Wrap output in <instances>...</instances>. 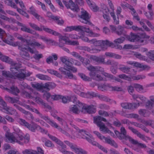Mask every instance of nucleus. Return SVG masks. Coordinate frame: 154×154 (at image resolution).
<instances>
[{
    "label": "nucleus",
    "instance_id": "9b49d317",
    "mask_svg": "<svg viewBox=\"0 0 154 154\" xmlns=\"http://www.w3.org/2000/svg\"><path fill=\"white\" fill-rule=\"evenodd\" d=\"M93 118L94 122L100 128V131L104 129V128H104V127H106L105 124L102 122V121L106 122H107V121L105 118L99 116L94 117Z\"/></svg>",
    "mask_w": 154,
    "mask_h": 154
},
{
    "label": "nucleus",
    "instance_id": "2f4dec72",
    "mask_svg": "<svg viewBox=\"0 0 154 154\" xmlns=\"http://www.w3.org/2000/svg\"><path fill=\"white\" fill-rule=\"evenodd\" d=\"M116 33L118 35H122L126 36V32L124 28L121 26H118L117 30L116 31Z\"/></svg>",
    "mask_w": 154,
    "mask_h": 154
},
{
    "label": "nucleus",
    "instance_id": "c756f323",
    "mask_svg": "<svg viewBox=\"0 0 154 154\" xmlns=\"http://www.w3.org/2000/svg\"><path fill=\"white\" fill-rule=\"evenodd\" d=\"M111 88V85L107 83L101 84L99 85L98 86L99 89L102 91L107 90L109 88Z\"/></svg>",
    "mask_w": 154,
    "mask_h": 154
},
{
    "label": "nucleus",
    "instance_id": "f8f14e48",
    "mask_svg": "<svg viewBox=\"0 0 154 154\" xmlns=\"http://www.w3.org/2000/svg\"><path fill=\"white\" fill-rule=\"evenodd\" d=\"M29 89L30 91H28L25 90H23L21 92V94L24 97L28 99H33L35 97V95L38 94V93L34 91L32 88H30Z\"/></svg>",
    "mask_w": 154,
    "mask_h": 154
},
{
    "label": "nucleus",
    "instance_id": "e2e57ef3",
    "mask_svg": "<svg viewBox=\"0 0 154 154\" xmlns=\"http://www.w3.org/2000/svg\"><path fill=\"white\" fill-rule=\"evenodd\" d=\"M105 10H106V14H103V17L104 19L106 20L107 21H109L110 20V17L108 15V14H109L108 9V8H106L105 9Z\"/></svg>",
    "mask_w": 154,
    "mask_h": 154
},
{
    "label": "nucleus",
    "instance_id": "9d476101",
    "mask_svg": "<svg viewBox=\"0 0 154 154\" xmlns=\"http://www.w3.org/2000/svg\"><path fill=\"white\" fill-rule=\"evenodd\" d=\"M93 133L101 140H104L106 143L110 144L116 148L118 147V146L117 144L112 139L105 137L104 136L101 134L98 131H94L93 132Z\"/></svg>",
    "mask_w": 154,
    "mask_h": 154
},
{
    "label": "nucleus",
    "instance_id": "f3484780",
    "mask_svg": "<svg viewBox=\"0 0 154 154\" xmlns=\"http://www.w3.org/2000/svg\"><path fill=\"white\" fill-rule=\"evenodd\" d=\"M60 60L62 63H64V68L68 67V66H72L74 64V59L69 58H67L64 57H61L60 58Z\"/></svg>",
    "mask_w": 154,
    "mask_h": 154
},
{
    "label": "nucleus",
    "instance_id": "3c124183",
    "mask_svg": "<svg viewBox=\"0 0 154 154\" xmlns=\"http://www.w3.org/2000/svg\"><path fill=\"white\" fill-rule=\"evenodd\" d=\"M23 154H37V151L31 149H26L22 151Z\"/></svg>",
    "mask_w": 154,
    "mask_h": 154
},
{
    "label": "nucleus",
    "instance_id": "6ab92c4d",
    "mask_svg": "<svg viewBox=\"0 0 154 154\" xmlns=\"http://www.w3.org/2000/svg\"><path fill=\"white\" fill-rule=\"evenodd\" d=\"M17 122L22 125L24 126L32 131L33 130V124L31 125L26 122L25 120L20 118L18 119Z\"/></svg>",
    "mask_w": 154,
    "mask_h": 154
},
{
    "label": "nucleus",
    "instance_id": "f257e3e1",
    "mask_svg": "<svg viewBox=\"0 0 154 154\" xmlns=\"http://www.w3.org/2000/svg\"><path fill=\"white\" fill-rule=\"evenodd\" d=\"M5 136L8 140V142L11 143L16 142L20 145L27 143L29 142V135L28 134H26L24 137L20 131L19 132L16 134L15 136L8 132L6 133Z\"/></svg>",
    "mask_w": 154,
    "mask_h": 154
},
{
    "label": "nucleus",
    "instance_id": "412c9836",
    "mask_svg": "<svg viewBox=\"0 0 154 154\" xmlns=\"http://www.w3.org/2000/svg\"><path fill=\"white\" fill-rule=\"evenodd\" d=\"M2 61L5 62L11 65V67H14L15 65H18L17 63H15L12 60L8 57L3 55L0 59Z\"/></svg>",
    "mask_w": 154,
    "mask_h": 154
},
{
    "label": "nucleus",
    "instance_id": "a18cd8bd",
    "mask_svg": "<svg viewBox=\"0 0 154 154\" xmlns=\"http://www.w3.org/2000/svg\"><path fill=\"white\" fill-rule=\"evenodd\" d=\"M73 57L79 59L81 61H83V58L81 57L79 53L75 51H73L70 53Z\"/></svg>",
    "mask_w": 154,
    "mask_h": 154
},
{
    "label": "nucleus",
    "instance_id": "bb28decb",
    "mask_svg": "<svg viewBox=\"0 0 154 154\" xmlns=\"http://www.w3.org/2000/svg\"><path fill=\"white\" fill-rule=\"evenodd\" d=\"M31 85L33 88L36 89L37 90H41L45 89V84L42 83L40 84L38 83H32Z\"/></svg>",
    "mask_w": 154,
    "mask_h": 154
},
{
    "label": "nucleus",
    "instance_id": "5701e85b",
    "mask_svg": "<svg viewBox=\"0 0 154 154\" xmlns=\"http://www.w3.org/2000/svg\"><path fill=\"white\" fill-rule=\"evenodd\" d=\"M78 105H73L69 107V111L70 113H73L78 114L80 112V108L78 106Z\"/></svg>",
    "mask_w": 154,
    "mask_h": 154
},
{
    "label": "nucleus",
    "instance_id": "09e8293b",
    "mask_svg": "<svg viewBox=\"0 0 154 154\" xmlns=\"http://www.w3.org/2000/svg\"><path fill=\"white\" fill-rule=\"evenodd\" d=\"M145 106L147 109H151L154 106V102L148 100L146 103Z\"/></svg>",
    "mask_w": 154,
    "mask_h": 154
},
{
    "label": "nucleus",
    "instance_id": "4be33fe9",
    "mask_svg": "<svg viewBox=\"0 0 154 154\" xmlns=\"http://www.w3.org/2000/svg\"><path fill=\"white\" fill-rule=\"evenodd\" d=\"M91 61H94L97 63H105L104 58L103 57H99L91 55L89 57Z\"/></svg>",
    "mask_w": 154,
    "mask_h": 154
},
{
    "label": "nucleus",
    "instance_id": "0e129e2a",
    "mask_svg": "<svg viewBox=\"0 0 154 154\" xmlns=\"http://www.w3.org/2000/svg\"><path fill=\"white\" fill-rule=\"evenodd\" d=\"M74 30L77 31H83L85 28V27L81 26H74Z\"/></svg>",
    "mask_w": 154,
    "mask_h": 154
},
{
    "label": "nucleus",
    "instance_id": "20e7f679",
    "mask_svg": "<svg viewBox=\"0 0 154 154\" xmlns=\"http://www.w3.org/2000/svg\"><path fill=\"white\" fill-rule=\"evenodd\" d=\"M17 64L18 65H17V66L15 65L14 67L10 68L11 72L14 74L13 79H23L26 77L30 75V73H26L24 69H19L21 67L20 64L17 63Z\"/></svg>",
    "mask_w": 154,
    "mask_h": 154
},
{
    "label": "nucleus",
    "instance_id": "774afa93",
    "mask_svg": "<svg viewBox=\"0 0 154 154\" xmlns=\"http://www.w3.org/2000/svg\"><path fill=\"white\" fill-rule=\"evenodd\" d=\"M99 108L100 109L107 110L109 109V106L104 104H100L99 105Z\"/></svg>",
    "mask_w": 154,
    "mask_h": 154
},
{
    "label": "nucleus",
    "instance_id": "e433bc0d",
    "mask_svg": "<svg viewBox=\"0 0 154 154\" xmlns=\"http://www.w3.org/2000/svg\"><path fill=\"white\" fill-rule=\"evenodd\" d=\"M5 97L6 100H7L9 103H17L19 101L18 98H14L8 96H5Z\"/></svg>",
    "mask_w": 154,
    "mask_h": 154
},
{
    "label": "nucleus",
    "instance_id": "dca6fc26",
    "mask_svg": "<svg viewBox=\"0 0 154 154\" xmlns=\"http://www.w3.org/2000/svg\"><path fill=\"white\" fill-rule=\"evenodd\" d=\"M129 129L134 134H136L137 137L143 141H146L147 140H150L149 137L145 136L144 135L142 134L139 132L136 129L133 128L132 127H128Z\"/></svg>",
    "mask_w": 154,
    "mask_h": 154
},
{
    "label": "nucleus",
    "instance_id": "ea45409f",
    "mask_svg": "<svg viewBox=\"0 0 154 154\" xmlns=\"http://www.w3.org/2000/svg\"><path fill=\"white\" fill-rule=\"evenodd\" d=\"M105 54L107 57H113L117 59H120L122 58L121 55L112 53L106 52Z\"/></svg>",
    "mask_w": 154,
    "mask_h": 154
},
{
    "label": "nucleus",
    "instance_id": "58836bf2",
    "mask_svg": "<svg viewBox=\"0 0 154 154\" xmlns=\"http://www.w3.org/2000/svg\"><path fill=\"white\" fill-rule=\"evenodd\" d=\"M130 68L124 65L120 64L119 69L124 73L128 74L129 72Z\"/></svg>",
    "mask_w": 154,
    "mask_h": 154
},
{
    "label": "nucleus",
    "instance_id": "423d86ee",
    "mask_svg": "<svg viewBox=\"0 0 154 154\" xmlns=\"http://www.w3.org/2000/svg\"><path fill=\"white\" fill-rule=\"evenodd\" d=\"M79 20L81 23L92 26H94L93 24L90 21L91 16H89V14L86 11H82L81 14L79 15Z\"/></svg>",
    "mask_w": 154,
    "mask_h": 154
},
{
    "label": "nucleus",
    "instance_id": "39448f33",
    "mask_svg": "<svg viewBox=\"0 0 154 154\" xmlns=\"http://www.w3.org/2000/svg\"><path fill=\"white\" fill-rule=\"evenodd\" d=\"M87 68L89 70L91 71L89 73V75L91 79L98 81L103 80L102 77L98 73L99 71H102V69H103L100 67H94L91 65L87 67Z\"/></svg>",
    "mask_w": 154,
    "mask_h": 154
},
{
    "label": "nucleus",
    "instance_id": "c9c22d12",
    "mask_svg": "<svg viewBox=\"0 0 154 154\" xmlns=\"http://www.w3.org/2000/svg\"><path fill=\"white\" fill-rule=\"evenodd\" d=\"M2 72L3 76L7 78L13 79L14 74L12 72L11 73L9 71L3 70L2 71Z\"/></svg>",
    "mask_w": 154,
    "mask_h": 154
},
{
    "label": "nucleus",
    "instance_id": "49530a36",
    "mask_svg": "<svg viewBox=\"0 0 154 154\" xmlns=\"http://www.w3.org/2000/svg\"><path fill=\"white\" fill-rule=\"evenodd\" d=\"M36 76L38 79L43 80H49L50 78L46 75H44L41 74H38Z\"/></svg>",
    "mask_w": 154,
    "mask_h": 154
},
{
    "label": "nucleus",
    "instance_id": "b1692460",
    "mask_svg": "<svg viewBox=\"0 0 154 154\" xmlns=\"http://www.w3.org/2000/svg\"><path fill=\"white\" fill-rule=\"evenodd\" d=\"M130 143L134 145H137V147L139 148L145 149L147 148L145 144L140 143L137 140H135L133 138Z\"/></svg>",
    "mask_w": 154,
    "mask_h": 154
},
{
    "label": "nucleus",
    "instance_id": "7c9ffc66",
    "mask_svg": "<svg viewBox=\"0 0 154 154\" xmlns=\"http://www.w3.org/2000/svg\"><path fill=\"white\" fill-rule=\"evenodd\" d=\"M45 89L48 91L51 89L54 88L56 86V85L52 82H48L45 84Z\"/></svg>",
    "mask_w": 154,
    "mask_h": 154
},
{
    "label": "nucleus",
    "instance_id": "37998d69",
    "mask_svg": "<svg viewBox=\"0 0 154 154\" xmlns=\"http://www.w3.org/2000/svg\"><path fill=\"white\" fill-rule=\"evenodd\" d=\"M29 24L33 29L40 31H42L43 29L42 27L45 26H41L40 27H39L35 24L32 23H29Z\"/></svg>",
    "mask_w": 154,
    "mask_h": 154
},
{
    "label": "nucleus",
    "instance_id": "de8ad7c7",
    "mask_svg": "<svg viewBox=\"0 0 154 154\" xmlns=\"http://www.w3.org/2000/svg\"><path fill=\"white\" fill-rule=\"evenodd\" d=\"M125 38L123 37H121L120 38L115 39L114 41L113 42L114 44H120L122 43L123 42L125 41ZM114 43H113V45Z\"/></svg>",
    "mask_w": 154,
    "mask_h": 154
},
{
    "label": "nucleus",
    "instance_id": "a19ab883",
    "mask_svg": "<svg viewBox=\"0 0 154 154\" xmlns=\"http://www.w3.org/2000/svg\"><path fill=\"white\" fill-rule=\"evenodd\" d=\"M21 30L23 32L33 34H34L35 33V32L33 30L27 28L25 24L21 27Z\"/></svg>",
    "mask_w": 154,
    "mask_h": 154
},
{
    "label": "nucleus",
    "instance_id": "f704fd0d",
    "mask_svg": "<svg viewBox=\"0 0 154 154\" xmlns=\"http://www.w3.org/2000/svg\"><path fill=\"white\" fill-rule=\"evenodd\" d=\"M53 58L55 60H56L57 59V57L56 54H53L52 56H49L46 59L47 63L48 64H50L51 63H53L54 61Z\"/></svg>",
    "mask_w": 154,
    "mask_h": 154
},
{
    "label": "nucleus",
    "instance_id": "c85d7f7f",
    "mask_svg": "<svg viewBox=\"0 0 154 154\" xmlns=\"http://www.w3.org/2000/svg\"><path fill=\"white\" fill-rule=\"evenodd\" d=\"M127 39L130 41L131 42H135L137 41L139 38V36L132 33H131L130 36H126Z\"/></svg>",
    "mask_w": 154,
    "mask_h": 154
},
{
    "label": "nucleus",
    "instance_id": "0eeeda50",
    "mask_svg": "<svg viewBox=\"0 0 154 154\" xmlns=\"http://www.w3.org/2000/svg\"><path fill=\"white\" fill-rule=\"evenodd\" d=\"M64 142L77 154H86L87 153L86 152L74 143L68 140H65Z\"/></svg>",
    "mask_w": 154,
    "mask_h": 154
},
{
    "label": "nucleus",
    "instance_id": "2eb2a0df",
    "mask_svg": "<svg viewBox=\"0 0 154 154\" xmlns=\"http://www.w3.org/2000/svg\"><path fill=\"white\" fill-rule=\"evenodd\" d=\"M82 112L84 111L87 113L91 114L94 113L96 111V106L93 105L89 106H82Z\"/></svg>",
    "mask_w": 154,
    "mask_h": 154
},
{
    "label": "nucleus",
    "instance_id": "cd10ccee",
    "mask_svg": "<svg viewBox=\"0 0 154 154\" xmlns=\"http://www.w3.org/2000/svg\"><path fill=\"white\" fill-rule=\"evenodd\" d=\"M6 90L9 92L15 95H17L18 93L20 92L19 90L17 87L14 86H12L10 89L6 88Z\"/></svg>",
    "mask_w": 154,
    "mask_h": 154
},
{
    "label": "nucleus",
    "instance_id": "393cba45",
    "mask_svg": "<svg viewBox=\"0 0 154 154\" xmlns=\"http://www.w3.org/2000/svg\"><path fill=\"white\" fill-rule=\"evenodd\" d=\"M69 101H72L76 104L78 105V106L79 107H82L83 106L82 103L80 102L79 100H77V98L75 96H72L69 97Z\"/></svg>",
    "mask_w": 154,
    "mask_h": 154
},
{
    "label": "nucleus",
    "instance_id": "4d7b16f0",
    "mask_svg": "<svg viewBox=\"0 0 154 154\" xmlns=\"http://www.w3.org/2000/svg\"><path fill=\"white\" fill-rule=\"evenodd\" d=\"M59 41L60 43H62V41H63L65 42V44H67V42L68 41L67 40L68 37L66 36H62L60 34V35H59Z\"/></svg>",
    "mask_w": 154,
    "mask_h": 154
},
{
    "label": "nucleus",
    "instance_id": "aec40b11",
    "mask_svg": "<svg viewBox=\"0 0 154 154\" xmlns=\"http://www.w3.org/2000/svg\"><path fill=\"white\" fill-rule=\"evenodd\" d=\"M59 70L62 73L66 75L67 78L72 79L73 77V75L70 72V71L66 68L64 67H61L59 69Z\"/></svg>",
    "mask_w": 154,
    "mask_h": 154
},
{
    "label": "nucleus",
    "instance_id": "5fc2aeb1",
    "mask_svg": "<svg viewBox=\"0 0 154 154\" xmlns=\"http://www.w3.org/2000/svg\"><path fill=\"white\" fill-rule=\"evenodd\" d=\"M121 105L123 108L125 109H130L131 106L130 103L126 102L122 103Z\"/></svg>",
    "mask_w": 154,
    "mask_h": 154
},
{
    "label": "nucleus",
    "instance_id": "a211bd4d",
    "mask_svg": "<svg viewBox=\"0 0 154 154\" xmlns=\"http://www.w3.org/2000/svg\"><path fill=\"white\" fill-rule=\"evenodd\" d=\"M36 11V10L32 6L30 8L29 10L28 11L29 13L33 15L38 20L41 21H45V20L44 19L38 14Z\"/></svg>",
    "mask_w": 154,
    "mask_h": 154
},
{
    "label": "nucleus",
    "instance_id": "4c0bfd02",
    "mask_svg": "<svg viewBox=\"0 0 154 154\" xmlns=\"http://www.w3.org/2000/svg\"><path fill=\"white\" fill-rule=\"evenodd\" d=\"M33 128L34 129L32 131V132H35L36 129H37L38 130H40V131L42 132L46 133L47 132V131L43 128H42L39 125H38L35 123H33Z\"/></svg>",
    "mask_w": 154,
    "mask_h": 154
},
{
    "label": "nucleus",
    "instance_id": "79ce46f5",
    "mask_svg": "<svg viewBox=\"0 0 154 154\" xmlns=\"http://www.w3.org/2000/svg\"><path fill=\"white\" fill-rule=\"evenodd\" d=\"M138 112L140 115L144 117H147L149 116V112L145 109H140Z\"/></svg>",
    "mask_w": 154,
    "mask_h": 154
},
{
    "label": "nucleus",
    "instance_id": "7ed1b4c3",
    "mask_svg": "<svg viewBox=\"0 0 154 154\" xmlns=\"http://www.w3.org/2000/svg\"><path fill=\"white\" fill-rule=\"evenodd\" d=\"M31 110L39 115V116L42 119L45 120L50 125L52 126L57 128L62 133L64 134L67 137H71L69 133L66 131L63 130L59 127L53 121L51 120L48 116H43L40 112L39 111L35 108L31 109Z\"/></svg>",
    "mask_w": 154,
    "mask_h": 154
},
{
    "label": "nucleus",
    "instance_id": "1a4fd4ad",
    "mask_svg": "<svg viewBox=\"0 0 154 154\" xmlns=\"http://www.w3.org/2000/svg\"><path fill=\"white\" fill-rule=\"evenodd\" d=\"M89 42L90 43L93 44L95 46H100L102 48L104 46H111L113 45V43L107 40L97 41L96 39H94L91 40Z\"/></svg>",
    "mask_w": 154,
    "mask_h": 154
},
{
    "label": "nucleus",
    "instance_id": "ddd939ff",
    "mask_svg": "<svg viewBox=\"0 0 154 154\" xmlns=\"http://www.w3.org/2000/svg\"><path fill=\"white\" fill-rule=\"evenodd\" d=\"M25 46V45L21 43L18 47V49L20 50V54L21 57L26 60H29L30 59V57L29 53L25 51L26 49L24 48Z\"/></svg>",
    "mask_w": 154,
    "mask_h": 154
},
{
    "label": "nucleus",
    "instance_id": "473e14b6",
    "mask_svg": "<svg viewBox=\"0 0 154 154\" xmlns=\"http://www.w3.org/2000/svg\"><path fill=\"white\" fill-rule=\"evenodd\" d=\"M43 30L50 34H51L55 36H59L60 35V34L56 31H54L51 29L45 27V26H43Z\"/></svg>",
    "mask_w": 154,
    "mask_h": 154
},
{
    "label": "nucleus",
    "instance_id": "680f3d73",
    "mask_svg": "<svg viewBox=\"0 0 154 154\" xmlns=\"http://www.w3.org/2000/svg\"><path fill=\"white\" fill-rule=\"evenodd\" d=\"M118 76L120 78L129 81H131V78L125 74H120Z\"/></svg>",
    "mask_w": 154,
    "mask_h": 154
},
{
    "label": "nucleus",
    "instance_id": "338daca9",
    "mask_svg": "<svg viewBox=\"0 0 154 154\" xmlns=\"http://www.w3.org/2000/svg\"><path fill=\"white\" fill-rule=\"evenodd\" d=\"M97 97L101 100L108 101L109 100L108 98L106 96L102 95H97Z\"/></svg>",
    "mask_w": 154,
    "mask_h": 154
},
{
    "label": "nucleus",
    "instance_id": "72a5a7b5",
    "mask_svg": "<svg viewBox=\"0 0 154 154\" xmlns=\"http://www.w3.org/2000/svg\"><path fill=\"white\" fill-rule=\"evenodd\" d=\"M22 112L25 115V117L27 119L31 121L33 120L34 117L33 115L29 112L27 111L24 109Z\"/></svg>",
    "mask_w": 154,
    "mask_h": 154
},
{
    "label": "nucleus",
    "instance_id": "a878e982",
    "mask_svg": "<svg viewBox=\"0 0 154 154\" xmlns=\"http://www.w3.org/2000/svg\"><path fill=\"white\" fill-rule=\"evenodd\" d=\"M3 109L6 111V112L7 114L16 115L17 114L16 110L11 107L7 106L6 107L3 108Z\"/></svg>",
    "mask_w": 154,
    "mask_h": 154
},
{
    "label": "nucleus",
    "instance_id": "f03ea898",
    "mask_svg": "<svg viewBox=\"0 0 154 154\" xmlns=\"http://www.w3.org/2000/svg\"><path fill=\"white\" fill-rule=\"evenodd\" d=\"M70 124L72 127V128H70L71 135L69 133L71 137H69L71 139L75 137H78L79 135V133L83 135H84L85 134H86L88 136L85 137V138L87 140L93 145L97 146L98 143L93 140V139L92 136L89 135L87 134L88 132L83 129L80 130L77 126L73 124L70 123Z\"/></svg>",
    "mask_w": 154,
    "mask_h": 154
},
{
    "label": "nucleus",
    "instance_id": "052dcab7",
    "mask_svg": "<svg viewBox=\"0 0 154 154\" xmlns=\"http://www.w3.org/2000/svg\"><path fill=\"white\" fill-rule=\"evenodd\" d=\"M144 14L148 19L150 20L152 19V16L153 14L152 12H145Z\"/></svg>",
    "mask_w": 154,
    "mask_h": 154
},
{
    "label": "nucleus",
    "instance_id": "4468645a",
    "mask_svg": "<svg viewBox=\"0 0 154 154\" xmlns=\"http://www.w3.org/2000/svg\"><path fill=\"white\" fill-rule=\"evenodd\" d=\"M63 2L68 9L70 8L74 11L75 12H78L79 10L77 5H75L71 0H69L68 3L65 1H63Z\"/></svg>",
    "mask_w": 154,
    "mask_h": 154
},
{
    "label": "nucleus",
    "instance_id": "8fccbe9b",
    "mask_svg": "<svg viewBox=\"0 0 154 154\" xmlns=\"http://www.w3.org/2000/svg\"><path fill=\"white\" fill-rule=\"evenodd\" d=\"M78 75L81 78L85 81H91V79L90 78L82 73H79Z\"/></svg>",
    "mask_w": 154,
    "mask_h": 154
},
{
    "label": "nucleus",
    "instance_id": "bf43d9fd",
    "mask_svg": "<svg viewBox=\"0 0 154 154\" xmlns=\"http://www.w3.org/2000/svg\"><path fill=\"white\" fill-rule=\"evenodd\" d=\"M146 55L150 59L154 60V50L150 51L147 53Z\"/></svg>",
    "mask_w": 154,
    "mask_h": 154
},
{
    "label": "nucleus",
    "instance_id": "603ef678",
    "mask_svg": "<svg viewBox=\"0 0 154 154\" xmlns=\"http://www.w3.org/2000/svg\"><path fill=\"white\" fill-rule=\"evenodd\" d=\"M47 71L49 73L55 75L59 78H61L62 76L61 75L56 71L51 69H48Z\"/></svg>",
    "mask_w": 154,
    "mask_h": 154
},
{
    "label": "nucleus",
    "instance_id": "6e6552de",
    "mask_svg": "<svg viewBox=\"0 0 154 154\" xmlns=\"http://www.w3.org/2000/svg\"><path fill=\"white\" fill-rule=\"evenodd\" d=\"M121 132L116 131L115 133L118 137L120 140L125 139L126 140H128L130 142L133 139L131 137L126 134V131L125 128L122 127L120 129Z\"/></svg>",
    "mask_w": 154,
    "mask_h": 154
},
{
    "label": "nucleus",
    "instance_id": "13d9d810",
    "mask_svg": "<svg viewBox=\"0 0 154 154\" xmlns=\"http://www.w3.org/2000/svg\"><path fill=\"white\" fill-rule=\"evenodd\" d=\"M104 129H102L100 131L105 133H108L110 135L112 136H114L115 135L114 134L109 130L107 128L104 127Z\"/></svg>",
    "mask_w": 154,
    "mask_h": 154
},
{
    "label": "nucleus",
    "instance_id": "69168bd1",
    "mask_svg": "<svg viewBox=\"0 0 154 154\" xmlns=\"http://www.w3.org/2000/svg\"><path fill=\"white\" fill-rule=\"evenodd\" d=\"M60 17L55 16V17L54 20L55 21V22L57 23L58 24L60 25H62L64 23V21L62 20H59Z\"/></svg>",
    "mask_w": 154,
    "mask_h": 154
},
{
    "label": "nucleus",
    "instance_id": "864d4df0",
    "mask_svg": "<svg viewBox=\"0 0 154 154\" xmlns=\"http://www.w3.org/2000/svg\"><path fill=\"white\" fill-rule=\"evenodd\" d=\"M30 45L31 46L40 47V48L42 49H44L45 48L44 45H42L41 44H40L39 43L35 41H33V42H31Z\"/></svg>",
    "mask_w": 154,
    "mask_h": 154
},
{
    "label": "nucleus",
    "instance_id": "c03bdc74",
    "mask_svg": "<svg viewBox=\"0 0 154 154\" xmlns=\"http://www.w3.org/2000/svg\"><path fill=\"white\" fill-rule=\"evenodd\" d=\"M4 42L10 45H12L14 46H18V47L20 45V44L21 43H20L19 42H16L15 43L14 42L12 41H10L8 39H5L4 40Z\"/></svg>",
    "mask_w": 154,
    "mask_h": 154
},
{
    "label": "nucleus",
    "instance_id": "6e6d98bb",
    "mask_svg": "<svg viewBox=\"0 0 154 154\" xmlns=\"http://www.w3.org/2000/svg\"><path fill=\"white\" fill-rule=\"evenodd\" d=\"M133 86L136 90L138 92H140L143 89V86L139 84H134Z\"/></svg>",
    "mask_w": 154,
    "mask_h": 154
}]
</instances>
